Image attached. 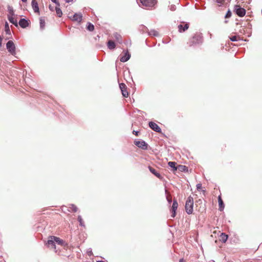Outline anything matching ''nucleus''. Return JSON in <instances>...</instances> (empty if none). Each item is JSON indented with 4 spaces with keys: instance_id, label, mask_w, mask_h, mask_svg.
<instances>
[{
    "instance_id": "23",
    "label": "nucleus",
    "mask_w": 262,
    "mask_h": 262,
    "mask_svg": "<svg viewBox=\"0 0 262 262\" xmlns=\"http://www.w3.org/2000/svg\"><path fill=\"white\" fill-rule=\"evenodd\" d=\"M176 164L177 163L175 162H169L168 163V166L173 168V172L177 170Z\"/></svg>"
},
{
    "instance_id": "22",
    "label": "nucleus",
    "mask_w": 262,
    "mask_h": 262,
    "mask_svg": "<svg viewBox=\"0 0 262 262\" xmlns=\"http://www.w3.org/2000/svg\"><path fill=\"white\" fill-rule=\"evenodd\" d=\"M107 47L111 49V50H112V49H114L116 47V45L115 43V42L112 41V40H109L108 42H107Z\"/></svg>"
},
{
    "instance_id": "45",
    "label": "nucleus",
    "mask_w": 262,
    "mask_h": 262,
    "mask_svg": "<svg viewBox=\"0 0 262 262\" xmlns=\"http://www.w3.org/2000/svg\"><path fill=\"white\" fill-rule=\"evenodd\" d=\"M97 262H104L103 261H97Z\"/></svg>"
},
{
    "instance_id": "4",
    "label": "nucleus",
    "mask_w": 262,
    "mask_h": 262,
    "mask_svg": "<svg viewBox=\"0 0 262 262\" xmlns=\"http://www.w3.org/2000/svg\"><path fill=\"white\" fill-rule=\"evenodd\" d=\"M196 208L199 212H203L205 210V205L202 200L199 199L195 202Z\"/></svg>"
},
{
    "instance_id": "14",
    "label": "nucleus",
    "mask_w": 262,
    "mask_h": 262,
    "mask_svg": "<svg viewBox=\"0 0 262 262\" xmlns=\"http://www.w3.org/2000/svg\"><path fill=\"white\" fill-rule=\"evenodd\" d=\"M55 241L54 239L51 238V236L49 237V239L48 241V242L47 244L48 245V247L50 248L51 249H55Z\"/></svg>"
},
{
    "instance_id": "38",
    "label": "nucleus",
    "mask_w": 262,
    "mask_h": 262,
    "mask_svg": "<svg viewBox=\"0 0 262 262\" xmlns=\"http://www.w3.org/2000/svg\"><path fill=\"white\" fill-rule=\"evenodd\" d=\"M9 14L10 16H12V15H14V12H13V10L12 9H10L9 10Z\"/></svg>"
},
{
    "instance_id": "24",
    "label": "nucleus",
    "mask_w": 262,
    "mask_h": 262,
    "mask_svg": "<svg viewBox=\"0 0 262 262\" xmlns=\"http://www.w3.org/2000/svg\"><path fill=\"white\" fill-rule=\"evenodd\" d=\"M228 239V235L224 233H222L220 235V240L225 243Z\"/></svg>"
},
{
    "instance_id": "42",
    "label": "nucleus",
    "mask_w": 262,
    "mask_h": 262,
    "mask_svg": "<svg viewBox=\"0 0 262 262\" xmlns=\"http://www.w3.org/2000/svg\"><path fill=\"white\" fill-rule=\"evenodd\" d=\"M179 262H185L184 259L181 258L180 259Z\"/></svg>"
},
{
    "instance_id": "28",
    "label": "nucleus",
    "mask_w": 262,
    "mask_h": 262,
    "mask_svg": "<svg viewBox=\"0 0 262 262\" xmlns=\"http://www.w3.org/2000/svg\"><path fill=\"white\" fill-rule=\"evenodd\" d=\"M148 34L149 35H152L155 36H158L159 33L157 31L155 30H151L149 32Z\"/></svg>"
},
{
    "instance_id": "19",
    "label": "nucleus",
    "mask_w": 262,
    "mask_h": 262,
    "mask_svg": "<svg viewBox=\"0 0 262 262\" xmlns=\"http://www.w3.org/2000/svg\"><path fill=\"white\" fill-rule=\"evenodd\" d=\"M218 202H219V209L220 211H223L224 208V207H225V205H224L223 201L222 199V198H221V195H219L218 196Z\"/></svg>"
},
{
    "instance_id": "15",
    "label": "nucleus",
    "mask_w": 262,
    "mask_h": 262,
    "mask_svg": "<svg viewBox=\"0 0 262 262\" xmlns=\"http://www.w3.org/2000/svg\"><path fill=\"white\" fill-rule=\"evenodd\" d=\"M148 169L149 170V171L152 173L154 174L156 177H157V178H158L159 179H162V177L161 176V175L155 169H154L153 167H152L151 166H148Z\"/></svg>"
},
{
    "instance_id": "27",
    "label": "nucleus",
    "mask_w": 262,
    "mask_h": 262,
    "mask_svg": "<svg viewBox=\"0 0 262 262\" xmlns=\"http://www.w3.org/2000/svg\"><path fill=\"white\" fill-rule=\"evenodd\" d=\"M114 37L116 38V40L118 41L119 42H121L122 37L120 34L118 33H115L114 34Z\"/></svg>"
},
{
    "instance_id": "40",
    "label": "nucleus",
    "mask_w": 262,
    "mask_h": 262,
    "mask_svg": "<svg viewBox=\"0 0 262 262\" xmlns=\"http://www.w3.org/2000/svg\"><path fill=\"white\" fill-rule=\"evenodd\" d=\"M66 3H72L74 1V0H64Z\"/></svg>"
},
{
    "instance_id": "34",
    "label": "nucleus",
    "mask_w": 262,
    "mask_h": 262,
    "mask_svg": "<svg viewBox=\"0 0 262 262\" xmlns=\"http://www.w3.org/2000/svg\"><path fill=\"white\" fill-rule=\"evenodd\" d=\"M237 36H233L230 37V39L232 41H235L237 40Z\"/></svg>"
},
{
    "instance_id": "16",
    "label": "nucleus",
    "mask_w": 262,
    "mask_h": 262,
    "mask_svg": "<svg viewBox=\"0 0 262 262\" xmlns=\"http://www.w3.org/2000/svg\"><path fill=\"white\" fill-rule=\"evenodd\" d=\"M51 238L54 239L55 243H56L58 245L63 246L64 244V242L62 239H60L59 237L54 236H51Z\"/></svg>"
},
{
    "instance_id": "13",
    "label": "nucleus",
    "mask_w": 262,
    "mask_h": 262,
    "mask_svg": "<svg viewBox=\"0 0 262 262\" xmlns=\"http://www.w3.org/2000/svg\"><path fill=\"white\" fill-rule=\"evenodd\" d=\"M19 26L23 28H26L29 25V21L24 18L20 19L19 21Z\"/></svg>"
},
{
    "instance_id": "18",
    "label": "nucleus",
    "mask_w": 262,
    "mask_h": 262,
    "mask_svg": "<svg viewBox=\"0 0 262 262\" xmlns=\"http://www.w3.org/2000/svg\"><path fill=\"white\" fill-rule=\"evenodd\" d=\"M130 57V55L127 51L125 53L124 55L120 58V61L122 62L127 61Z\"/></svg>"
},
{
    "instance_id": "7",
    "label": "nucleus",
    "mask_w": 262,
    "mask_h": 262,
    "mask_svg": "<svg viewBox=\"0 0 262 262\" xmlns=\"http://www.w3.org/2000/svg\"><path fill=\"white\" fill-rule=\"evenodd\" d=\"M134 144L138 147L142 148V149H146L147 148V144L145 141H135Z\"/></svg>"
},
{
    "instance_id": "31",
    "label": "nucleus",
    "mask_w": 262,
    "mask_h": 262,
    "mask_svg": "<svg viewBox=\"0 0 262 262\" xmlns=\"http://www.w3.org/2000/svg\"><path fill=\"white\" fill-rule=\"evenodd\" d=\"M5 29L7 34H10V30L9 29V25L7 22H6L5 25Z\"/></svg>"
},
{
    "instance_id": "35",
    "label": "nucleus",
    "mask_w": 262,
    "mask_h": 262,
    "mask_svg": "<svg viewBox=\"0 0 262 262\" xmlns=\"http://www.w3.org/2000/svg\"><path fill=\"white\" fill-rule=\"evenodd\" d=\"M231 12L229 10L227 12V14H226V15L225 16V17L226 18H229V17H231Z\"/></svg>"
},
{
    "instance_id": "33",
    "label": "nucleus",
    "mask_w": 262,
    "mask_h": 262,
    "mask_svg": "<svg viewBox=\"0 0 262 262\" xmlns=\"http://www.w3.org/2000/svg\"><path fill=\"white\" fill-rule=\"evenodd\" d=\"M71 209L72 211L74 212H77V210H78V208L76 206H75L74 205H72V207H71Z\"/></svg>"
},
{
    "instance_id": "36",
    "label": "nucleus",
    "mask_w": 262,
    "mask_h": 262,
    "mask_svg": "<svg viewBox=\"0 0 262 262\" xmlns=\"http://www.w3.org/2000/svg\"><path fill=\"white\" fill-rule=\"evenodd\" d=\"M196 188L198 190L202 189V184L199 183L196 185Z\"/></svg>"
},
{
    "instance_id": "21",
    "label": "nucleus",
    "mask_w": 262,
    "mask_h": 262,
    "mask_svg": "<svg viewBox=\"0 0 262 262\" xmlns=\"http://www.w3.org/2000/svg\"><path fill=\"white\" fill-rule=\"evenodd\" d=\"M178 170L180 171L183 172L188 171L187 167L185 165H179L177 166V170Z\"/></svg>"
},
{
    "instance_id": "46",
    "label": "nucleus",
    "mask_w": 262,
    "mask_h": 262,
    "mask_svg": "<svg viewBox=\"0 0 262 262\" xmlns=\"http://www.w3.org/2000/svg\"><path fill=\"white\" fill-rule=\"evenodd\" d=\"M2 45V43H1V41H0V47Z\"/></svg>"
},
{
    "instance_id": "25",
    "label": "nucleus",
    "mask_w": 262,
    "mask_h": 262,
    "mask_svg": "<svg viewBox=\"0 0 262 262\" xmlns=\"http://www.w3.org/2000/svg\"><path fill=\"white\" fill-rule=\"evenodd\" d=\"M59 7L60 6H56L55 7V10H56V12L57 15L58 17H60L62 15V12L61 9L59 8Z\"/></svg>"
},
{
    "instance_id": "32",
    "label": "nucleus",
    "mask_w": 262,
    "mask_h": 262,
    "mask_svg": "<svg viewBox=\"0 0 262 262\" xmlns=\"http://www.w3.org/2000/svg\"><path fill=\"white\" fill-rule=\"evenodd\" d=\"M214 2L218 4L219 6H221L225 2V0H213Z\"/></svg>"
},
{
    "instance_id": "39",
    "label": "nucleus",
    "mask_w": 262,
    "mask_h": 262,
    "mask_svg": "<svg viewBox=\"0 0 262 262\" xmlns=\"http://www.w3.org/2000/svg\"><path fill=\"white\" fill-rule=\"evenodd\" d=\"M133 133L134 134H135L136 136H138V134H139V132L134 130V131L133 132Z\"/></svg>"
},
{
    "instance_id": "44",
    "label": "nucleus",
    "mask_w": 262,
    "mask_h": 262,
    "mask_svg": "<svg viewBox=\"0 0 262 262\" xmlns=\"http://www.w3.org/2000/svg\"><path fill=\"white\" fill-rule=\"evenodd\" d=\"M23 2L26 3L27 2V0H21Z\"/></svg>"
},
{
    "instance_id": "10",
    "label": "nucleus",
    "mask_w": 262,
    "mask_h": 262,
    "mask_svg": "<svg viewBox=\"0 0 262 262\" xmlns=\"http://www.w3.org/2000/svg\"><path fill=\"white\" fill-rule=\"evenodd\" d=\"M183 24H184L183 25V24L179 25L178 27V30H179V32H180V33L185 32L186 30H187L189 28V24H188V23L185 24L184 23H183Z\"/></svg>"
},
{
    "instance_id": "11",
    "label": "nucleus",
    "mask_w": 262,
    "mask_h": 262,
    "mask_svg": "<svg viewBox=\"0 0 262 262\" xmlns=\"http://www.w3.org/2000/svg\"><path fill=\"white\" fill-rule=\"evenodd\" d=\"M178 204L176 200H174L171 207V217H174L176 216V211L178 208Z\"/></svg>"
},
{
    "instance_id": "20",
    "label": "nucleus",
    "mask_w": 262,
    "mask_h": 262,
    "mask_svg": "<svg viewBox=\"0 0 262 262\" xmlns=\"http://www.w3.org/2000/svg\"><path fill=\"white\" fill-rule=\"evenodd\" d=\"M8 18L9 21L14 25L16 27L18 26V23L16 19H14V18L13 17V15L10 16V15H8Z\"/></svg>"
},
{
    "instance_id": "30",
    "label": "nucleus",
    "mask_w": 262,
    "mask_h": 262,
    "mask_svg": "<svg viewBox=\"0 0 262 262\" xmlns=\"http://www.w3.org/2000/svg\"><path fill=\"white\" fill-rule=\"evenodd\" d=\"M46 25L45 20L42 18H40V27L41 29H43L45 28Z\"/></svg>"
},
{
    "instance_id": "41",
    "label": "nucleus",
    "mask_w": 262,
    "mask_h": 262,
    "mask_svg": "<svg viewBox=\"0 0 262 262\" xmlns=\"http://www.w3.org/2000/svg\"><path fill=\"white\" fill-rule=\"evenodd\" d=\"M167 200L170 203L171 202V198L169 197H167Z\"/></svg>"
},
{
    "instance_id": "5",
    "label": "nucleus",
    "mask_w": 262,
    "mask_h": 262,
    "mask_svg": "<svg viewBox=\"0 0 262 262\" xmlns=\"http://www.w3.org/2000/svg\"><path fill=\"white\" fill-rule=\"evenodd\" d=\"M140 2L145 7H153L157 3L156 0H140Z\"/></svg>"
},
{
    "instance_id": "9",
    "label": "nucleus",
    "mask_w": 262,
    "mask_h": 262,
    "mask_svg": "<svg viewBox=\"0 0 262 262\" xmlns=\"http://www.w3.org/2000/svg\"><path fill=\"white\" fill-rule=\"evenodd\" d=\"M149 126L154 131L158 133H161V129L157 124L154 122H149Z\"/></svg>"
},
{
    "instance_id": "8",
    "label": "nucleus",
    "mask_w": 262,
    "mask_h": 262,
    "mask_svg": "<svg viewBox=\"0 0 262 262\" xmlns=\"http://www.w3.org/2000/svg\"><path fill=\"white\" fill-rule=\"evenodd\" d=\"M119 87L121 91L122 95L124 97H127L128 96V93L127 91L126 85L124 83H122L119 84Z\"/></svg>"
},
{
    "instance_id": "3",
    "label": "nucleus",
    "mask_w": 262,
    "mask_h": 262,
    "mask_svg": "<svg viewBox=\"0 0 262 262\" xmlns=\"http://www.w3.org/2000/svg\"><path fill=\"white\" fill-rule=\"evenodd\" d=\"M233 11L239 17H243L246 14L245 9L239 5L234 6Z\"/></svg>"
},
{
    "instance_id": "17",
    "label": "nucleus",
    "mask_w": 262,
    "mask_h": 262,
    "mask_svg": "<svg viewBox=\"0 0 262 262\" xmlns=\"http://www.w3.org/2000/svg\"><path fill=\"white\" fill-rule=\"evenodd\" d=\"M82 17L81 13H75L73 16L72 20L80 23L82 20Z\"/></svg>"
},
{
    "instance_id": "1",
    "label": "nucleus",
    "mask_w": 262,
    "mask_h": 262,
    "mask_svg": "<svg viewBox=\"0 0 262 262\" xmlns=\"http://www.w3.org/2000/svg\"><path fill=\"white\" fill-rule=\"evenodd\" d=\"M203 40L202 36L200 33L195 34L192 37L190 38L187 42L189 47H192L202 43Z\"/></svg>"
},
{
    "instance_id": "12",
    "label": "nucleus",
    "mask_w": 262,
    "mask_h": 262,
    "mask_svg": "<svg viewBox=\"0 0 262 262\" xmlns=\"http://www.w3.org/2000/svg\"><path fill=\"white\" fill-rule=\"evenodd\" d=\"M32 8L35 13L39 14V9L38 6V3L36 0H32L31 2Z\"/></svg>"
},
{
    "instance_id": "47",
    "label": "nucleus",
    "mask_w": 262,
    "mask_h": 262,
    "mask_svg": "<svg viewBox=\"0 0 262 262\" xmlns=\"http://www.w3.org/2000/svg\"><path fill=\"white\" fill-rule=\"evenodd\" d=\"M0 40H2V38H1V36H0Z\"/></svg>"
},
{
    "instance_id": "29",
    "label": "nucleus",
    "mask_w": 262,
    "mask_h": 262,
    "mask_svg": "<svg viewBox=\"0 0 262 262\" xmlns=\"http://www.w3.org/2000/svg\"><path fill=\"white\" fill-rule=\"evenodd\" d=\"M77 220L79 223V225L81 226L85 227L84 221L80 215H79L78 216Z\"/></svg>"
},
{
    "instance_id": "43",
    "label": "nucleus",
    "mask_w": 262,
    "mask_h": 262,
    "mask_svg": "<svg viewBox=\"0 0 262 262\" xmlns=\"http://www.w3.org/2000/svg\"><path fill=\"white\" fill-rule=\"evenodd\" d=\"M49 8L51 10L53 11V8L51 5L49 6Z\"/></svg>"
},
{
    "instance_id": "2",
    "label": "nucleus",
    "mask_w": 262,
    "mask_h": 262,
    "mask_svg": "<svg viewBox=\"0 0 262 262\" xmlns=\"http://www.w3.org/2000/svg\"><path fill=\"white\" fill-rule=\"evenodd\" d=\"M193 207V199L191 196H189L186 200L185 206L186 211L188 214H191L192 213Z\"/></svg>"
},
{
    "instance_id": "6",
    "label": "nucleus",
    "mask_w": 262,
    "mask_h": 262,
    "mask_svg": "<svg viewBox=\"0 0 262 262\" xmlns=\"http://www.w3.org/2000/svg\"><path fill=\"white\" fill-rule=\"evenodd\" d=\"M7 49L12 55L15 53V47L13 42L11 40L8 41L6 44Z\"/></svg>"
},
{
    "instance_id": "26",
    "label": "nucleus",
    "mask_w": 262,
    "mask_h": 262,
    "mask_svg": "<svg viewBox=\"0 0 262 262\" xmlns=\"http://www.w3.org/2000/svg\"><path fill=\"white\" fill-rule=\"evenodd\" d=\"M86 29L90 31H93L94 30V26L92 24L88 23L86 26Z\"/></svg>"
},
{
    "instance_id": "37",
    "label": "nucleus",
    "mask_w": 262,
    "mask_h": 262,
    "mask_svg": "<svg viewBox=\"0 0 262 262\" xmlns=\"http://www.w3.org/2000/svg\"><path fill=\"white\" fill-rule=\"evenodd\" d=\"M51 1L56 4V6H60V4L57 0H51Z\"/></svg>"
}]
</instances>
